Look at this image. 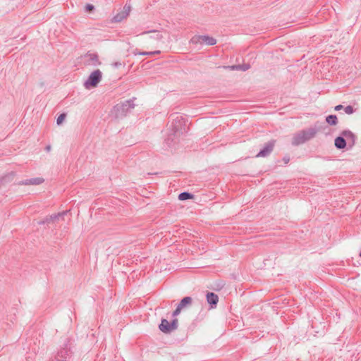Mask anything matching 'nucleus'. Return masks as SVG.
I'll return each instance as SVG.
<instances>
[{
  "label": "nucleus",
  "instance_id": "16",
  "mask_svg": "<svg viewBox=\"0 0 361 361\" xmlns=\"http://www.w3.org/2000/svg\"><path fill=\"white\" fill-rule=\"evenodd\" d=\"M194 197V195L190 193V192H183L179 194L178 195V199L180 200H190V199H192Z\"/></svg>",
  "mask_w": 361,
  "mask_h": 361
},
{
  "label": "nucleus",
  "instance_id": "13",
  "mask_svg": "<svg viewBox=\"0 0 361 361\" xmlns=\"http://www.w3.org/2000/svg\"><path fill=\"white\" fill-rule=\"evenodd\" d=\"M334 145L338 149H342L346 147L347 141L345 140V137L341 135V136L336 137Z\"/></svg>",
  "mask_w": 361,
  "mask_h": 361
},
{
  "label": "nucleus",
  "instance_id": "9",
  "mask_svg": "<svg viewBox=\"0 0 361 361\" xmlns=\"http://www.w3.org/2000/svg\"><path fill=\"white\" fill-rule=\"evenodd\" d=\"M85 58H88L87 64L92 66H98L100 64L99 61V56L95 53H87L85 56Z\"/></svg>",
  "mask_w": 361,
  "mask_h": 361
},
{
  "label": "nucleus",
  "instance_id": "18",
  "mask_svg": "<svg viewBox=\"0 0 361 361\" xmlns=\"http://www.w3.org/2000/svg\"><path fill=\"white\" fill-rule=\"evenodd\" d=\"M160 51H140L137 53H135V54H139L142 56H152L154 54H159Z\"/></svg>",
  "mask_w": 361,
  "mask_h": 361
},
{
  "label": "nucleus",
  "instance_id": "7",
  "mask_svg": "<svg viewBox=\"0 0 361 361\" xmlns=\"http://www.w3.org/2000/svg\"><path fill=\"white\" fill-rule=\"evenodd\" d=\"M130 11V5L126 4L123 8V10L114 17V21L116 23L121 22L129 16Z\"/></svg>",
  "mask_w": 361,
  "mask_h": 361
},
{
  "label": "nucleus",
  "instance_id": "12",
  "mask_svg": "<svg viewBox=\"0 0 361 361\" xmlns=\"http://www.w3.org/2000/svg\"><path fill=\"white\" fill-rule=\"evenodd\" d=\"M159 328L164 334H169L172 331L170 322L166 319H161Z\"/></svg>",
  "mask_w": 361,
  "mask_h": 361
},
{
  "label": "nucleus",
  "instance_id": "30",
  "mask_svg": "<svg viewBox=\"0 0 361 361\" xmlns=\"http://www.w3.org/2000/svg\"><path fill=\"white\" fill-rule=\"evenodd\" d=\"M283 161H284V162H285L286 164H288V161H290L289 157H283Z\"/></svg>",
  "mask_w": 361,
  "mask_h": 361
},
{
  "label": "nucleus",
  "instance_id": "19",
  "mask_svg": "<svg viewBox=\"0 0 361 361\" xmlns=\"http://www.w3.org/2000/svg\"><path fill=\"white\" fill-rule=\"evenodd\" d=\"M178 320L177 318H174L171 322H170V326L171 327L172 331L178 329Z\"/></svg>",
  "mask_w": 361,
  "mask_h": 361
},
{
  "label": "nucleus",
  "instance_id": "22",
  "mask_svg": "<svg viewBox=\"0 0 361 361\" xmlns=\"http://www.w3.org/2000/svg\"><path fill=\"white\" fill-rule=\"evenodd\" d=\"M344 111H345V114L350 115V114H352L354 113L355 109L352 106L348 105L344 108Z\"/></svg>",
  "mask_w": 361,
  "mask_h": 361
},
{
  "label": "nucleus",
  "instance_id": "31",
  "mask_svg": "<svg viewBox=\"0 0 361 361\" xmlns=\"http://www.w3.org/2000/svg\"><path fill=\"white\" fill-rule=\"evenodd\" d=\"M50 149H51V147H50V146H47V147H46V149H47V151H49V150H50Z\"/></svg>",
  "mask_w": 361,
  "mask_h": 361
},
{
  "label": "nucleus",
  "instance_id": "21",
  "mask_svg": "<svg viewBox=\"0 0 361 361\" xmlns=\"http://www.w3.org/2000/svg\"><path fill=\"white\" fill-rule=\"evenodd\" d=\"M66 114L65 113L61 114L56 119L57 125H61L63 123V121H64V119L66 118Z\"/></svg>",
  "mask_w": 361,
  "mask_h": 361
},
{
  "label": "nucleus",
  "instance_id": "6",
  "mask_svg": "<svg viewBox=\"0 0 361 361\" xmlns=\"http://www.w3.org/2000/svg\"><path fill=\"white\" fill-rule=\"evenodd\" d=\"M275 145L274 140H270L265 143L262 149L256 155V157H266L269 156L274 149Z\"/></svg>",
  "mask_w": 361,
  "mask_h": 361
},
{
  "label": "nucleus",
  "instance_id": "2",
  "mask_svg": "<svg viewBox=\"0 0 361 361\" xmlns=\"http://www.w3.org/2000/svg\"><path fill=\"white\" fill-rule=\"evenodd\" d=\"M185 125V121L183 117L180 115L176 114V117L173 118V122L171 124L173 133L168 135V137L165 140L166 145L171 147L173 145L176 144V141L175 140L176 134L178 133H183V127Z\"/></svg>",
  "mask_w": 361,
  "mask_h": 361
},
{
  "label": "nucleus",
  "instance_id": "23",
  "mask_svg": "<svg viewBox=\"0 0 361 361\" xmlns=\"http://www.w3.org/2000/svg\"><path fill=\"white\" fill-rule=\"evenodd\" d=\"M240 68H238V71H245L250 69V65L248 63H243L242 65L239 64Z\"/></svg>",
  "mask_w": 361,
  "mask_h": 361
},
{
  "label": "nucleus",
  "instance_id": "17",
  "mask_svg": "<svg viewBox=\"0 0 361 361\" xmlns=\"http://www.w3.org/2000/svg\"><path fill=\"white\" fill-rule=\"evenodd\" d=\"M67 212H59L58 214H54L53 215H51L49 216V219L51 220V221H56L57 219H59V218L63 217L64 215H66Z\"/></svg>",
  "mask_w": 361,
  "mask_h": 361
},
{
  "label": "nucleus",
  "instance_id": "8",
  "mask_svg": "<svg viewBox=\"0 0 361 361\" xmlns=\"http://www.w3.org/2000/svg\"><path fill=\"white\" fill-rule=\"evenodd\" d=\"M341 135L345 137L347 143L350 147L355 145L356 137L353 132L349 130H345L341 133Z\"/></svg>",
  "mask_w": 361,
  "mask_h": 361
},
{
  "label": "nucleus",
  "instance_id": "26",
  "mask_svg": "<svg viewBox=\"0 0 361 361\" xmlns=\"http://www.w3.org/2000/svg\"><path fill=\"white\" fill-rule=\"evenodd\" d=\"M50 221H51V220L49 219V216H47V218H45L43 221H39V224H48L49 223Z\"/></svg>",
  "mask_w": 361,
  "mask_h": 361
},
{
  "label": "nucleus",
  "instance_id": "29",
  "mask_svg": "<svg viewBox=\"0 0 361 361\" xmlns=\"http://www.w3.org/2000/svg\"><path fill=\"white\" fill-rule=\"evenodd\" d=\"M343 108V105H341V104H338V105H337V106H335L334 109H335L336 111H340V110H341Z\"/></svg>",
  "mask_w": 361,
  "mask_h": 361
},
{
  "label": "nucleus",
  "instance_id": "3",
  "mask_svg": "<svg viewBox=\"0 0 361 361\" xmlns=\"http://www.w3.org/2000/svg\"><path fill=\"white\" fill-rule=\"evenodd\" d=\"M135 99V98H133L117 104L114 106L111 111L112 115L116 118H122L125 117L133 109H134L135 106L134 104Z\"/></svg>",
  "mask_w": 361,
  "mask_h": 361
},
{
  "label": "nucleus",
  "instance_id": "20",
  "mask_svg": "<svg viewBox=\"0 0 361 361\" xmlns=\"http://www.w3.org/2000/svg\"><path fill=\"white\" fill-rule=\"evenodd\" d=\"M59 355L61 357H66L68 356V350H67V345L66 344V348L61 350L58 353Z\"/></svg>",
  "mask_w": 361,
  "mask_h": 361
},
{
  "label": "nucleus",
  "instance_id": "27",
  "mask_svg": "<svg viewBox=\"0 0 361 361\" xmlns=\"http://www.w3.org/2000/svg\"><path fill=\"white\" fill-rule=\"evenodd\" d=\"M85 8L87 11H90L94 8V6L92 4H87Z\"/></svg>",
  "mask_w": 361,
  "mask_h": 361
},
{
  "label": "nucleus",
  "instance_id": "15",
  "mask_svg": "<svg viewBox=\"0 0 361 361\" xmlns=\"http://www.w3.org/2000/svg\"><path fill=\"white\" fill-rule=\"evenodd\" d=\"M326 121L331 126H335L338 123V118L336 115H329L326 117Z\"/></svg>",
  "mask_w": 361,
  "mask_h": 361
},
{
  "label": "nucleus",
  "instance_id": "25",
  "mask_svg": "<svg viewBox=\"0 0 361 361\" xmlns=\"http://www.w3.org/2000/svg\"><path fill=\"white\" fill-rule=\"evenodd\" d=\"M224 68H229V69L233 70V71H238V68H240V66H238V65H233V66H225Z\"/></svg>",
  "mask_w": 361,
  "mask_h": 361
},
{
  "label": "nucleus",
  "instance_id": "1",
  "mask_svg": "<svg viewBox=\"0 0 361 361\" xmlns=\"http://www.w3.org/2000/svg\"><path fill=\"white\" fill-rule=\"evenodd\" d=\"M319 128L317 126L304 129L293 135L292 138V145L298 146L315 137Z\"/></svg>",
  "mask_w": 361,
  "mask_h": 361
},
{
  "label": "nucleus",
  "instance_id": "14",
  "mask_svg": "<svg viewBox=\"0 0 361 361\" xmlns=\"http://www.w3.org/2000/svg\"><path fill=\"white\" fill-rule=\"evenodd\" d=\"M192 299L191 297L187 296L184 297L180 302L178 304V306L180 307L182 310L186 307L188 305L192 304Z\"/></svg>",
  "mask_w": 361,
  "mask_h": 361
},
{
  "label": "nucleus",
  "instance_id": "32",
  "mask_svg": "<svg viewBox=\"0 0 361 361\" xmlns=\"http://www.w3.org/2000/svg\"><path fill=\"white\" fill-rule=\"evenodd\" d=\"M152 32V31L144 32H142V34H147V33Z\"/></svg>",
  "mask_w": 361,
  "mask_h": 361
},
{
  "label": "nucleus",
  "instance_id": "24",
  "mask_svg": "<svg viewBox=\"0 0 361 361\" xmlns=\"http://www.w3.org/2000/svg\"><path fill=\"white\" fill-rule=\"evenodd\" d=\"M181 310L182 309L177 305L176 310L172 313V317L176 318L180 313Z\"/></svg>",
  "mask_w": 361,
  "mask_h": 361
},
{
  "label": "nucleus",
  "instance_id": "10",
  "mask_svg": "<svg viewBox=\"0 0 361 361\" xmlns=\"http://www.w3.org/2000/svg\"><path fill=\"white\" fill-rule=\"evenodd\" d=\"M44 181V178L37 177V178L25 179L24 180H22L20 183V184L24 185H38L42 184Z\"/></svg>",
  "mask_w": 361,
  "mask_h": 361
},
{
  "label": "nucleus",
  "instance_id": "5",
  "mask_svg": "<svg viewBox=\"0 0 361 361\" xmlns=\"http://www.w3.org/2000/svg\"><path fill=\"white\" fill-rule=\"evenodd\" d=\"M190 42L192 44H205L210 46L214 45L216 43V39L208 35H195L192 37Z\"/></svg>",
  "mask_w": 361,
  "mask_h": 361
},
{
  "label": "nucleus",
  "instance_id": "4",
  "mask_svg": "<svg viewBox=\"0 0 361 361\" xmlns=\"http://www.w3.org/2000/svg\"><path fill=\"white\" fill-rule=\"evenodd\" d=\"M102 78V73L100 70L97 69L94 71L88 77L87 80L84 82V86L86 89L89 90L97 86Z\"/></svg>",
  "mask_w": 361,
  "mask_h": 361
},
{
  "label": "nucleus",
  "instance_id": "28",
  "mask_svg": "<svg viewBox=\"0 0 361 361\" xmlns=\"http://www.w3.org/2000/svg\"><path fill=\"white\" fill-rule=\"evenodd\" d=\"M112 66L116 68H119L121 66V62H114V63H112Z\"/></svg>",
  "mask_w": 361,
  "mask_h": 361
},
{
  "label": "nucleus",
  "instance_id": "11",
  "mask_svg": "<svg viewBox=\"0 0 361 361\" xmlns=\"http://www.w3.org/2000/svg\"><path fill=\"white\" fill-rule=\"evenodd\" d=\"M206 298L207 302L211 305V307L216 306L219 301V297L216 294L212 292H208L206 295Z\"/></svg>",
  "mask_w": 361,
  "mask_h": 361
}]
</instances>
